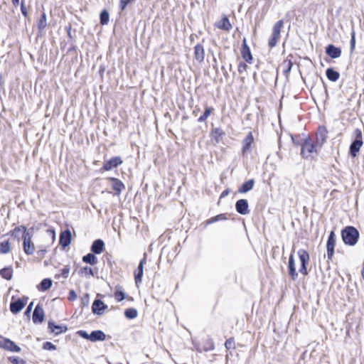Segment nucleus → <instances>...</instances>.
I'll return each instance as SVG.
<instances>
[{
	"label": "nucleus",
	"instance_id": "obj_1",
	"mask_svg": "<svg viewBox=\"0 0 364 364\" xmlns=\"http://www.w3.org/2000/svg\"><path fill=\"white\" fill-rule=\"evenodd\" d=\"M343 242L348 246H355L360 238L358 230L352 225L344 227L341 232Z\"/></svg>",
	"mask_w": 364,
	"mask_h": 364
},
{
	"label": "nucleus",
	"instance_id": "obj_2",
	"mask_svg": "<svg viewBox=\"0 0 364 364\" xmlns=\"http://www.w3.org/2000/svg\"><path fill=\"white\" fill-rule=\"evenodd\" d=\"M321 149L311 138H305L301 148L300 155L304 159H314Z\"/></svg>",
	"mask_w": 364,
	"mask_h": 364
},
{
	"label": "nucleus",
	"instance_id": "obj_3",
	"mask_svg": "<svg viewBox=\"0 0 364 364\" xmlns=\"http://www.w3.org/2000/svg\"><path fill=\"white\" fill-rule=\"evenodd\" d=\"M363 144V133L360 129L356 128L352 136L351 142L348 149V154L351 158H355L358 156L360 149Z\"/></svg>",
	"mask_w": 364,
	"mask_h": 364
},
{
	"label": "nucleus",
	"instance_id": "obj_4",
	"mask_svg": "<svg viewBox=\"0 0 364 364\" xmlns=\"http://www.w3.org/2000/svg\"><path fill=\"white\" fill-rule=\"evenodd\" d=\"M76 334L79 337L92 343L104 341L107 337L105 333L102 330H93L90 333L85 330H78Z\"/></svg>",
	"mask_w": 364,
	"mask_h": 364
},
{
	"label": "nucleus",
	"instance_id": "obj_5",
	"mask_svg": "<svg viewBox=\"0 0 364 364\" xmlns=\"http://www.w3.org/2000/svg\"><path fill=\"white\" fill-rule=\"evenodd\" d=\"M28 301V296H23L22 297L15 298L14 296L11 297V300L9 304L10 311L14 314L16 315L19 314L27 304Z\"/></svg>",
	"mask_w": 364,
	"mask_h": 364
},
{
	"label": "nucleus",
	"instance_id": "obj_6",
	"mask_svg": "<svg viewBox=\"0 0 364 364\" xmlns=\"http://www.w3.org/2000/svg\"><path fill=\"white\" fill-rule=\"evenodd\" d=\"M284 27V20L280 19L277 21L272 28V33L268 40V46L270 48H274L280 37L282 28Z\"/></svg>",
	"mask_w": 364,
	"mask_h": 364
},
{
	"label": "nucleus",
	"instance_id": "obj_7",
	"mask_svg": "<svg viewBox=\"0 0 364 364\" xmlns=\"http://www.w3.org/2000/svg\"><path fill=\"white\" fill-rule=\"evenodd\" d=\"M123 164V160L121 156H115L109 159H105L102 166L100 168L99 172L102 173L105 171H109L114 168H117Z\"/></svg>",
	"mask_w": 364,
	"mask_h": 364
},
{
	"label": "nucleus",
	"instance_id": "obj_8",
	"mask_svg": "<svg viewBox=\"0 0 364 364\" xmlns=\"http://www.w3.org/2000/svg\"><path fill=\"white\" fill-rule=\"evenodd\" d=\"M297 255L300 261L299 272L304 276H306L309 274L307 266L310 261L309 253L304 249H299L297 252Z\"/></svg>",
	"mask_w": 364,
	"mask_h": 364
},
{
	"label": "nucleus",
	"instance_id": "obj_9",
	"mask_svg": "<svg viewBox=\"0 0 364 364\" xmlns=\"http://www.w3.org/2000/svg\"><path fill=\"white\" fill-rule=\"evenodd\" d=\"M68 331V327L65 323L58 324L52 319L48 321V331L49 333L53 334L55 336L66 333Z\"/></svg>",
	"mask_w": 364,
	"mask_h": 364
},
{
	"label": "nucleus",
	"instance_id": "obj_10",
	"mask_svg": "<svg viewBox=\"0 0 364 364\" xmlns=\"http://www.w3.org/2000/svg\"><path fill=\"white\" fill-rule=\"evenodd\" d=\"M336 244V235L335 231L332 230L330 231L327 242H326V252H327V258L328 260H331L334 253H335V247Z\"/></svg>",
	"mask_w": 364,
	"mask_h": 364
},
{
	"label": "nucleus",
	"instance_id": "obj_11",
	"mask_svg": "<svg viewBox=\"0 0 364 364\" xmlns=\"http://www.w3.org/2000/svg\"><path fill=\"white\" fill-rule=\"evenodd\" d=\"M328 138V130L324 125H319L316 131V138L314 141L321 149L326 142Z\"/></svg>",
	"mask_w": 364,
	"mask_h": 364
},
{
	"label": "nucleus",
	"instance_id": "obj_12",
	"mask_svg": "<svg viewBox=\"0 0 364 364\" xmlns=\"http://www.w3.org/2000/svg\"><path fill=\"white\" fill-rule=\"evenodd\" d=\"M91 309L94 315L100 316L108 309V306L102 299L95 298L92 304Z\"/></svg>",
	"mask_w": 364,
	"mask_h": 364
},
{
	"label": "nucleus",
	"instance_id": "obj_13",
	"mask_svg": "<svg viewBox=\"0 0 364 364\" xmlns=\"http://www.w3.org/2000/svg\"><path fill=\"white\" fill-rule=\"evenodd\" d=\"M255 139L252 132H249L244 139L242 141L241 154L243 156H246L251 150Z\"/></svg>",
	"mask_w": 364,
	"mask_h": 364
},
{
	"label": "nucleus",
	"instance_id": "obj_14",
	"mask_svg": "<svg viewBox=\"0 0 364 364\" xmlns=\"http://www.w3.org/2000/svg\"><path fill=\"white\" fill-rule=\"evenodd\" d=\"M240 53L242 59L247 63L251 64L253 62V56L250 50V46L247 45L246 38H244L242 41V45L240 48Z\"/></svg>",
	"mask_w": 364,
	"mask_h": 364
},
{
	"label": "nucleus",
	"instance_id": "obj_15",
	"mask_svg": "<svg viewBox=\"0 0 364 364\" xmlns=\"http://www.w3.org/2000/svg\"><path fill=\"white\" fill-rule=\"evenodd\" d=\"M45 319V311L43 308V305L38 303L34 308L32 321L34 324H41Z\"/></svg>",
	"mask_w": 364,
	"mask_h": 364
},
{
	"label": "nucleus",
	"instance_id": "obj_16",
	"mask_svg": "<svg viewBox=\"0 0 364 364\" xmlns=\"http://www.w3.org/2000/svg\"><path fill=\"white\" fill-rule=\"evenodd\" d=\"M294 249L292 250L289 257L287 269L289 277L291 280L296 281L298 278V272L296 269L295 259L294 256Z\"/></svg>",
	"mask_w": 364,
	"mask_h": 364
},
{
	"label": "nucleus",
	"instance_id": "obj_17",
	"mask_svg": "<svg viewBox=\"0 0 364 364\" xmlns=\"http://www.w3.org/2000/svg\"><path fill=\"white\" fill-rule=\"evenodd\" d=\"M235 208L236 212L242 215H248L250 212L248 200L245 198L237 200L235 203Z\"/></svg>",
	"mask_w": 364,
	"mask_h": 364
},
{
	"label": "nucleus",
	"instance_id": "obj_18",
	"mask_svg": "<svg viewBox=\"0 0 364 364\" xmlns=\"http://www.w3.org/2000/svg\"><path fill=\"white\" fill-rule=\"evenodd\" d=\"M72 241V234L70 230L68 228L65 230L61 231L59 236V244L62 249L68 247Z\"/></svg>",
	"mask_w": 364,
	"mask_h": 364
},
{
	"label": "nucleus",
	"instance_id": "obj_19",
	"mask_svg": "<svg viewBox=\"0 0 364 364\" xmlns=\"http://www.w3.org/2000/svg\"><path fill=\"white\" fill-rule=\"evenodd\" d=\"M107 180L111 183L112 189L114 191V195L119 196L122 191L125 189L123 182L117 178L109 177Z\"/></svg>",
	"mask_w": 364,
	"mask_h": 364
},
{
	"label": "nucleus",
	"instance_id": "obj_20",
	"mask_svg": "<svg viewBox=\"0 0 364 364\" xmlns=\"http://www.w3.org/2000/svg\"><path fill=\"white\" fill-rule=\"evenodd\" d=\"M325 53L332 59L338 58L342 54L341 47L336 46L334 44L330 43L325 47Z\"/></svg>",
	"mask_w": 364,
	"mask_h": 364
},
{
	"label": "nucleus",
	"instance_id": "obj_21",
	"mask_svg": "<svg viewBox=\"0 0 364 364\" xmlns=\"http://www.w3.org/2000/svg\"><path fill=\"white\" fill-rule=\"evenodd\" d=\"M225 136V132L220 127H213L210 132V139L215 144H219Z\"/></svg>",
	"mask_w": 364,
	"mask_h": 364
},
{
	"label": "nucleus",
	"instance_id": "obj_22",
	"mask_svg": "<svg viewBox=\"0 0 364 364\" xmlns=\"http://www.w3.org/2000/svg\"><path fill=\"white\" fill-rule=\"evenodd\" d=\"M105 242L102 239H96L90 246V251L95 255H100L105 250Z\"/></svg>",
	"mask_w": 364,
	"mask_h": 364
},
{
	"label": "nucleus",
	"instance_id": "obj_23",
	"mask_svg": "<svg viewBox=\"0 0 364 364\" xmlns=\"http://www.w3.org/2000/svg\"><path fill=\"white\" fill-rule=\"evenodd\" d=\"M215 26L225 31H229L232 28L229 18L226 15H223L221 19L215 23Z\"/></svg>",
	"mask_w": 364,
	"mask_h": 364
},
{
	"label": "nucleus",
	"instance_id": "obj_24",
	"mask_svg": "<svg viewBox=\"0 0 364 364\" xmlns=\"http://www.w3.org/2000/svg\"><path fill=\"white\" fill-rule=\"evenodd\" d=\"M255 183V181L254 178H250L247 181H245L243 182L237 189L238 193H247V192L250 191Z\"/></svg>",
	"mask_w": 364,
	"mask_h": 364
},
{
	"label": "nucleus",
	"instance_id": "obj_25",
	"mask_svg": "<svg viewBox=\"0 0 364 364\" xmlns=\"http://www.w3.org/2000/svg\"><path fill=\"white\" fill-rule=\"evenodd\" d=\"M205 58V50L201 43H197L194 46V58L199 63H202Z\"/></svg>",
	"mask_w": 364,
	"mask_h": 364
},
{
	"label": "nucleus",
	"instance_id": "obj_26",
	"mask_svg": "<svg viewBox=\"0 0 364 364\" xmlns=\"http://www.w3.org/2000/svg\"><path fill=\"white\" fill-rule=\"evenodd\" d=\"M293 58V55L292 54H289L287 59L284 60L283 61V65L284 66V68L283 70V74L284 75L288 78L289 77V75L290 74V72L292 69V67L294 65V63L291 60V58Z\"/></svg>",
	"mask_w": 364,
	"mask_h": 364
},
{
	"label": "nucleus",
	"instance_id": "obj_27",
	"mask_svg": "<svg viewBox=\"0 0 364 364\" xmlns=\"http://www.w3.org/2000/svg\"><path fill=\"white\" fill-rule=\"evenodd\" d=\"M326 75L328 80L333 82L338 80L341 76L340 73L336 70L333 67H329L326 70Z\"/></svg>",
	"mask_w": 364,
	"mask_h": 364
},
{
	"label": "nucleus",
	"instance_id": "obj_28",
	"mask_svg": "<svg viewBox=\"0 0 364 364\" xmlns=\"http://www.w3.org/2000/svg\"><path fill=\"white\" fill-rule=\"evenodd\" d=\"M129 298V295L124 291L122 287L117 285L115 287L114 299L117 302H121L123 300Z\"/></svg>",
	"mask_w": 364,
	"mask_h": 364
},
{
	"label": "nucleus",
	"instance_id": "obj_29",
	"mask_svg": "<svg viewBox=\"0 0 364 364\" xmlns=\"http://www.w3.org/2000/svg\"><path fill=\"white\" fill-rule=\"evenodd\" d=\"M53 284V280L50 278H44L41 280L39 284L37 285V289L39 291L44 292L49 290Z\"/></svg>",
	"mask_w": 364,
	"mask_h": 364
},
{
	"label": "nucleus",
	"instance_id": "obj_30",
	"mask_svg": "<svg viewBox=\"0 0 364 364\" xmlns=\"http://www.w3.org/2000/svg\"><path fill=\"white\" fill-rule=\"evenodd\" d=\"M227 216H228V213H220L213 217H211L209 219L206 220L203 223L204 227L206 228L208 225L215 223L218 221L226 220H228Z\"/></svg>",
	"mask_w": 364,
	"mask_h": 364
},
{
	"label": "nucleus",
	"instance_id": "obj_31",
	"mask_svg": "<svg viewBox=\"0 0 364 364\" xmlns=\"http://www.w3.org/2000/svg\"><path fill=\"white\" fill-rule=\"evenodd\" d=\"M23 250L26 255H33L35 251V246L32 240L23 239Z\"/></svg>",
	"mask_w": 364,
	"mask_h": 364
},
{
	"label": "nucleus",
	"instance_id": "obj_32",
	"mask_svg": "<svg viewBox=\"0 0 364 364\" xmlns=\"http://www.w3.org/2000/svg\"><path fill=\"white\" fill-rule=\"evenodd\" d=\"M12 266H6L0 269V276L2 279L10 281L13 277Z\"/></svg>",
	"mask_w": 364,
	"mask_h": 364
},
{
	"label": "nucleus",
	"instance_id": "obj_33",
	"mask_svg": "<svg viewBox=\"0 0 364 364\" xmlns=\"http://www.w3.org/2000/svg\"><path fill=\"white\" fill-rule=\"evenodd\" d=\"M82 261L84 263L88 264L91 266H94L97 264L98 259L96 257V255L92 253V252L86 254L82 258Z\"/></svg>",
	"mask_w": 364,
	"mask_h": 364
},
{
	"label": "nucleus",
	"instance_id": "obj_34",
	"mask_svg": "<svg viewBox=\"0 0 364 364\" xmlns=\"http://www.w3.org/2000/svg\"><path fill=\"white\" fill-rule=\"evenodd\" d=\"M23 235L22 239H28L29 240H32L35 231L38 230L35 226H32L29 228H27L26 226L23 225Z\"/></svg>",
	"mask_w": 364,
	"mask_h": 364
},
{
	"label": "nucleus",
	"instance_id": "obj_35",
	"mask_svg": "<svg viewBox=\"0 0 364 364\" xmlns=\"http://www.w3.org/2000/svg\"><path fill=\"white\" fill-rule=\"evenodd\" d=\"M144 275V268L141 266H137L136 269L134 271V282L138 287L142 282Z\"/></svg>",
	"mask_w": 364,
	"mask_h": 364
},
{
	"label": "nucleus",
	"instance_id": "obj_36",
	"mask_svg": "<svg viewBox=\"0 0 364 364\" xmlns=\"http://www.w3.org/2000/svg\"><path fill=\"white\" fill-rule=\"evenodd\" d=\"M47 26V16L46 12L42 11L40 18L37 23V28L38 32H42Z\"/></svg>",
	"mask_w": 364,
	"mask_h": 364
},
{
	"label": "nucleus",
	"instance_id": "obj_37",
	"mask_svg": "<svg viewBox=\"0 0 364 364\" xmlns=\"http://www.w3.org/2000/svg\"><path fill=\"white\" fill-rule=\"evenodd\" d=\"M109 13L107 9H103L100 13V23L102 26H105L109 23Z\"/></svg>",
	"mask_w": 364,
	"mask_h": 364
},
{
	"label": "nucleus",
	"instance_id": "obj_38",
	"mask_svg": "<svg viewBox=\"0 0 364 364\" xmlns=\"http://www.w3.org/2000/svg\"><path fill=\"white\" fill-rule=\"evenodd\" d=\"M124 315L129 320L134 319L138 316V311L133 307L127 308L124 311Z\"/></svg>",
	"mask_w": 364,
	"mask_h": 364
},
{
	"label": "nucleus",
	"instance_id": "obj_39",
	"mask_svg": "<svg viewBox=\"0 0 364 364\" xmlns=\"http://www.w3.org/2000/svg\"><path fill=\"white\" fill-rule=\"evenodd\" d=\"M213 110H214L213 107L205 105L203 113L198 117V122H205L208 119V117L212 114Z\"/></svg>",
	"mask_w": 364,
	"mask_h": 364
},
{
	"label": "nucleus",
	"instance_id": "obj_40",
	"mask_svg": "<svg viewBox=\"0 0 364 364\" xmlns=\"http://www.w3.org/2000/svg\"><path fill=\"white\" fill-rule=\"evenodd\" d=\"M70 270V267L69 265H65L63 268L60 269V272L55 275V279H59L60 277H63L64 279H67L69 276V272Z\"/></svg>",
	"mask_w": 364,
	"mask_h": 364
},
{
	"label": "nucleus",
	"instance_id": "obj_41",
	"mask_svg": "<svg viewBox=\"0 0 364 364\" xmlns=\"http://www.w3.org/2000/svg\"><path fill=\"white\" fill-rule=\"evenodd\" d=\"M291 142L294 146H303V142L305 138H301V136H296V134H290Z\"/></svg>",
	"mask_w": 364,
	"mask_h": 364
},
{
	"label": "nucleus",
	"instance_id": "obj_42",
	"mask_svg": "<svg viewBox=\"0 0 364 364\" xmlns=\"http://www.w3.org/2000/svg\"><path fill=\"white\" fill-rule=\"evenodd\" d=\"M11 250V244L9 240L0 242V254L6 255Z\"/></svg>",
	"mask_w": 364,
	"mask_h": 364
},
{
	"label": "nucleus",
	"instance_id": "obj_43",
	"mask_svg": "<svg viewBox=\"0 0 364 364\" xmlns=\"http://www.w3.org/2000/svg\"><path fill=\"white\" fill-rule=\"evenodd\" d=\"M78 274L80 276H82L83 274H85V276H86V277H87V276L93 277L94 271L92 267H88V266H85L80 269V270L78 271Z\"/></svg>",
	"mask_w": 364,
	"mask_h": 364
},
{
	"label": "nucleus",
	"instance_id": "obj_44",
	"mask_svg": "<svg viewBox=\"0 0 364 364\" xmlns=\"http://www.w3.org/2000/svg\"><path fill=\"white\" fill-rule=\"evenodd\" d=\"M23 228V225L16 226L13 230H11L8 233V235H10L11 237L17 239V240L19 241L20 240L19 233L21 232H23V229H22Z\"/></svg>",
	"mask_w": 364,
	"mask_h": 364
},
{
	"label": "nucleus",
	"instance_id": "obj_45",
	"mask_svg": "<svg viewBox=\"0 0 364 364\" xmlns=\"http://www.w3.org/2000/svg\"><path fill=\"white\" fill-rule=\"evenodd\" d=\"M356 44V37H355V31L353 28L350 32V53L352 54L355 48Z\"/></svg>",
	"mask_w": 364,
	"mask_h": 364
},
{
	"label": "nucleus",
	"instance_id": "obj_46",
	"mask_svg": "<svg viewBox=\"0 0 364 364\" xmlns=\"http://www.w3.org/2000/svg\"><path fill=\"white\" fill-rule=\"evenodd\" d=\"M6 350H8V351H10L12 353H19V352H21V348L14 341L11 340Z\"/></svg>",
	"mask_w": 364,
	"mask_h": 364
},
{
	"label": "nucleus",
	"instance_id": "obj_47",
	"mask_svg": "<svg viewBox=\"0 0 364 364\" xmlns=\"http://www.w3.org/2000/svg\"><path fill=\"white\" fill-rule=\"evenodd\" d=\"M215 349V343L212 338H208L203 346V350L205 352H208L213 350Z\"/></svg>",
	"mask_w": 364,
	"mask_h": 364
},
{
	"label": "nucleus",
	"instance_id": "obj_48",
	"mask_svg": "<svg viewBox=\"0 0 364 364\" xmlns=\"http://www.w3.org/2000/svg\"><path fill=\"white\" fill-rule=\"evenodd\" d=\"M136 0H119V9L120 11H124L126 8L132 4H134Z\"/></svg>",
	"mask_w": 364,
	"mask_h": 364
},
{
	"label": "nucleus",
	"instance_id": "obj_49",
	"mask_svg": "<svg viewBox=\"0 0 364 364\" xmlns=\"http://www.w3.org/2000/svg\"><path fill=\"white\" fill-rule=\"evenodd\" d=\"M8 360L11 364H26V361L25 360L14 355L8 357Z\"/></svg>",
	"mask_w": 364,
	"mask_h": 364
},
{
	"label": "nucleus",
	"instance_id": "obj_50",
	"mask_svg": "<svg viewBox=\"0 0 364 364\" xmlns=\"http://www.w3.org/2000/svg\"><path fill=\"white\" fill-rule=\"evenodd\" d=\"M90 304V294L88 293H85L80 298V305L82 308L88 307Z\"/></svg>",
	"mask_w": 364,
	"mask_h": 364
},
{
	"label": "nucleus",
	"instance_id": "obj_51",
	"mask_svg": "<svg viewBox=\"0 0 364 364\" xmlns=\"http://www.w3.org/2000/svg\"><path fill=\"white\" fill-rule=\"evenodd\" d=\"M42 348L46 350H55L57 346L50 341H46L43 343Z\"/></svg>",
	"mask_w": 364,
	"mask_h": 364
},
{
	"label": "nucleus",
	"instance_id": "obj_52",
	"mask_svg": "<svg viewBox=\"0 0 364 364\" xmlns=\"http://www.w3.org/2000/svg\"><path fill=\"white\" fill-rule=\"evenodd\" d=\"M225 347L227 350L235 348V339L233 337H230L225 341Z\"/></svg>",
	"mask_w": 364,
	"mask_h": 364
},
{
	"label": "nucleus",
	"instance_id": "obj_53",
	"mask_svg": "<svg viewBox=\"0 0 364 364\" xmlns=\"http://www.w3.org/2000/svg\"><path fill=\"white\" fill-rule=\"evenodd\" d=\"M11 339L0 335V348L6 350Z\"/></svg>",
	"mask_w": 364,
	"mask_h": 364
},
{
	"label": "nucleus",
	"instance_id": "obj_54",
	"mask_svg": "<svg viewBox=\"0 0 364 364\" xmlns=\"http://www.w3.org/2000/svg\"><path fill=\"white\" fill-rule=\"evenodd\" d=\"M33 301H31L26 307V310L24 311V316L26 317V318L29 321L30 320V318H31V313L32 311V309H33Z\"/></svg>",
	"mask_w": 364,
	"mask_h": 364
},
{
	"label": "nucleus",
	"instance_id": "obj_55",
	"mask_svg": "<svg viewBox=\"0 0 364 364\" xmlns=\"http://www.w3.org/2000/svg\"><path fill=\"white\" fill-rule=\"evenodd\" d=\"M20 7H21V14L25 17V18H27L28 16V9L26 6V4H25V2L23 0H21V2L20 4Z\"/></svg>",
	"mask_w": 364,
	"mask_h": 364
},
{
	"label": "nucleus",
	"instance_id": "obj_56",
	"mask_svg": "<svg viewBox=\"0 0 364 364\" xmlns=\"http://www.w3.org/2000/svg\"><path fill=\"white\" fill-rule=\"evenodd\" d=\"M246 63H247L246 62L245 63V62H242V61H240L239 63L238 68H237V70H238L239 73L241 74L244 71L247 70V69L248 68V66Z\"/></svg>",
	"mask_w": 364,
	"mask_h": 364
},
{
	"label": "nucleus",
	"instance_id": "obj_57",
	"mask_svg": "<svg viewBox=\"0 0 364 364\" xmlns=\"http://www.w3.org/2000/svg\"><path fill=\"white\" fill-rule=\"evenodd\" d=\"M77 298V294L74 289H70L68 293V299L70 301H73Z\"/></svg>",
	"mask_w": 364,
	"mask_h": 364
},
{
	"label": "nucleus",
	"instance_id": "obj_58",
	"mask_svg": "<svg viewBox=\"0 0 364 364\" xmlns=\"http://www.w3.org/2000/svg\"><path fill=\"white\" fill-rule=\"evenodd\" d=\"M65 29V31L67 32V36L69 38V39L70 41H73V37L72 33H71V31H72V26H71V24L69 23L68 26H66Z\"/></svg>",
	"mask_w": 364,
	"mask_h": 364
},
{
	"label": "nucleus",
	"instance_id": "obj_59",
	"mask_svg": "<svg viewBox=\"0 0 364 364\" xmlns=\"http://www.w3.org/2000/svg\"><path fill=\"white\" fill-rule=\"evenodd\" d=\"M105 70H106L105 65H103V64L100 65L98 73H99L100 77L101 79H102L103 77H104V73L105 72Z\"/></svg>",
	"mask_w": 364,
	"mask_h": 364
},
{
	"label": "nucleus",
	"instance_id": "obj_60",
	"mask_svg": "<svg viewBox=\"0 0 364 364\" xmlns=\"http://www.w3.org/2000/svg\"><path fill=\"white\" fill-rule=\"evenodd\" d=\"M77 47L75 45L72 44L70 47L68 49L67 53H75V54H77Z\"/></svg>",
	"mask_w": 364,
	"mask_h": 364
},
{
	"label": "nucleus",
	"instance_id": "obj_61",
	"mask_svg": "<svg viewBox=\"0 0 364 364\" xmlns=\"http://www.w3.org/2000/svg\"><path fill=\"white\" fill-rule=\"evenodd\" d=\"M146 257H147V255L145 252L144 254L143 258L140 259L138 266H141L144 268V264L146 263Z\"/></svg>",
	"mask_w": 364,
	"mask_h": 364
},
{
	"label": "nucleus",
	"instance_id": "obj_62",
	"mask_svg": "<svg viewBox=\"0 0 364 364\" xmlns=\"http://www.w3.org/2000/svg\"><path fill=\"white\" fill-rule=\"evenodd\" d=\"M230 188H225L221 193H220V198H223L225 197H226L227 196H228V194L230 193Z\"/></svg>",
	"mask_w": 364,
	"mask_h": 364
},
{
	"label": "nucleus",
	"instance_id": "obj_63",
	"mask_svg": "<svg viewBox=\"0 0 364 364\" xmlns=\"http://www.w3.org/2000/svg\"><path fill=\"white\" fill-rule=\"evenodd\" d=\"M47 252V250L46 249H42V250H39L36 252V254L38 257H43L45 254Z\"/></svg>",
	"mask_w": 364,
	"mask_h": 364
},
{
	"label": "nucleus",
	"instance_id": "obj_64",
	"mask_svg": "<svg viewBox=\"0 0 364 364\" xmlns=\"http://www.w3.org/2000/svg\"><path fill=\"white\" fill-rule=\"evenodd\" d=\"M47 231L50 233L53 239L55 238V230L53 228H48Z\"/></svg>",
	"mask_w": 364,
	"mask_h": 364
}]
</instances>
